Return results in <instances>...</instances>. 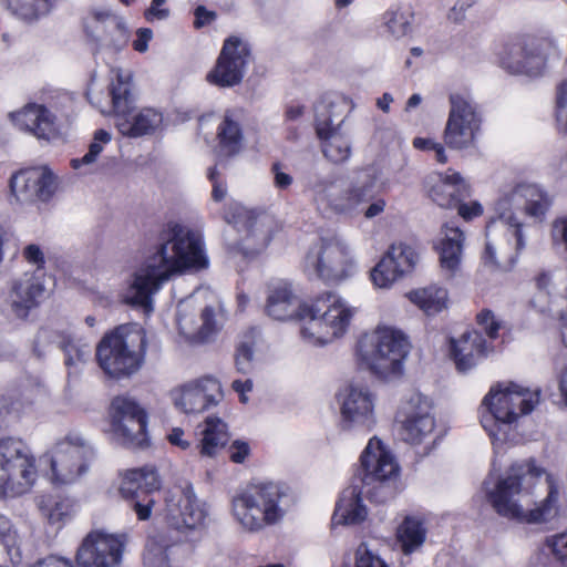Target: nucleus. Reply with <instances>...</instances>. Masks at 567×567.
Returning a JSON list of instances; mask_svg holds the SVG:
<instances>
[{"instance_id":"nucleus-1","label":"nucleus","mask_w":567,"mask_h":567,"mask_svg":"<svg viewBox=\"0 0 567 567\" xmlns=\"http://www.w3.org/2000/svg\"><path fill=\"white\" fill-rule=\"evenodd\" d=\"M156 251L146 258L135 272L125 301L128 305L152 310V295L171 276L190 268H205L207 258L204 254L202 236L176 221H168L158 235Z\"/></svg>"},{"instance_id":"nucleus-2","label":"nucleus","mask_w":567,"mask_h":567,"mask_svg":"<svg viewBox=\"0 0 567 567\" xmlns=\"http://www.w3.org/2000/svg\"><path fill=\"white\" fill-rule=\"evenodd\" d=\"M301 183L311 194L317 210L326 216H352L363 210L367 219H372L384 212L386 203L379 196L378 177L370 168L353 172L347 177L324 174L319 166L305 169Z\"/></svg>"},{"instance_id":"nucleus-3","label":"nucleus","mask_w":567,"mask_h":567,"mask_svg":"<svg viewBox=\"0 0 567 567\" xmlns=\"http://www.w3.org/2000/svg\"><path fill=\"white\" fill-rule=\"evenodd\" d=\"M399 472V464L382 442L377 437L370 439L360 456V466L352 484L342 492L337 503L332 525L362 523L368 516L363 497L377 504L392 499L398 492Z\"/></svg>"},{"instance_id":"nucleus-4","label":"nucleus","mask_w":567,"mask_h":567,"mask_svg":"<svg viewBox=\"0 0 567 567\" xmlns=\"http://www.w3.org/2000/svg\"><path fill=\"white\" fill-rule=\"evenodd\" d=\"M265 309L275 320L308 319L301 328V334L319 343L330 342L343 334L353 315L341 298L332 292L318 297L311 306H302L290 285L284 281L269 286Z\"/></svg>"},{"instance_id":"nucleus-5","label":"nucleus","mask_w":567,"mask_h":567,"mask_svg":"<svg viewBox=\"0 0 567 567\" xmlns=\"http://www.w3.org/2000/svg\"><path fill=\"white\" fill-rule=\"evenodd\" d=\"M549 206L550 199L547 194L535 185H519L511 194L502 197L495 206L496 217H493L486 226L487 241L483 255L484 264L493 269L501 267L495 258V246L492 240L494 233L506 228L515 239V249L519 252L526 246L519 216L526 215L540 221Z\"/></svg>"},{"instance_id":"nucleus-6","label":"nucleus","mask_w":567,"mask_h":567,"mask_svg":"<svg viewBox=\"0 0 567 567\" xmlns=\"http://www.w3.org/2000/svg\"><path fill=\"white\" fill-rule=\"evenodd\" d=\"M542 468L534 462L527 461L513 464L504 478H499L494 488L486 487V497L495 512L506 518L528 524H543L553 520L558 515V491L549 487L546 498L534 509L525 512L515 498L525 488L523 484L538 478Z\"/></svg>"},{"instance_id":"nucleus-7","label":"nucleus","mask_w":567,"mask_h":567,"mask_svg":"<svg viewBox=\"0 0 567 567\" xmlns=\"http://www.w3.org/2000/svg\"><path fill=\"white\" fill-rule=\"evenodd\" d=\"M146 334L138 323L116 327L100 340L95 357L111 378H127L140 370L146 352Z\"/></svg>"},{"instance_id":"nucleus-8","label":"nucleus","mask_w":567,"mask_h":567,"mask_svg":"<svg viewBox=\"0 0 567 567\" xmlns=\"http://www.w3.org/2000/svg\"><path fill=\"white\" fill-rule=\"evenodd\" d=\"M411 344L406 336L392 328H378L370 340L360 341L362 362L378 378L394 380L403 374V364Z\"/></svg>"},{"instance_id":"nucleus-9","label":"nucleus","mask_w":567,"mask_h":567,"mask_svg":"<svg viewBox=\"0 0 567 567\" xmlns=\"http://www.w3.org/2000/svg\"><path fill=\"white\" fill-rule=\"evenodd\" d=\"M132 74L116 71V82L110 89L115 126L123 136L136 138L152 135L162 126L163 114L155 109L136 111L132 93Z\"/></svg>"},{"instance_id":"nucleus-10","label":"nucleus","mask_w":567,"mask_h":567,"mask_svg":"<svg viewBox=\"0 0 567 567\" xmlns=\"http://www.w3.org/2000/svg\"><path fill=\"white\" fill-rule=\"evenodd\" d=\"M286 497L278 484L251 485L233 498V512L244 528L259 530L282 518L285 511L281 504Z\"/></svg>"},{"instance_id":"nucleus-11","label":"nucleus","mask_w":567,"mask_h":567,"mask_svg":"<svg viewBox=\"0 0 567 567\" xmlns=\"http://www.w3.org/2000/svg\"><path fill=\"white\" fill-rule=\"evenodd\" d=\"M37 480L35 457L18 437L0 440V497H16L30 491Z\"/></svg>"},{"instance_id":"nucleus-12","label":"nucleus","mask_w":567,"mask_h":567,"mask_svg":"<svg viewBox=\"0 0 567 567\" xmlns=\"http://www.w3.org/2000/svg\"><path fill=\"white\" fill-rule=\"evenodd\" d=\"M520 403V413H530L538 403V391L532 392L516 383L497 384L492 388L483 400L487 414H483L481 423L492 439L497 437L502 426H507L518 417L516 410L511 408L513 400Z\"/></svg>"},{"instance_id":"nucleus-13","label":"nucleus","mask_w":567,"mask_h":567,"mask_svg":"<svg viewBox=\"0 0 567 567\" xmlns=\"http://www.w3.org/2000/svg\"><path fill=\"white\" fill-rule=\"evenodd\" d=\"M558 55L555 40L549 37L525 35L509 43L502 54L501 66L513 75H543L550 56Z\"/></svg>"},{"instance_id":"nucleus-14","label":"nucleus","mask_w":567,"mask_h":567,"mask_svg":"<svg viewBox=\"0 0 567 567\" xmlns=\"http://www.w3.org/2000/svg\"><path fill=\"white\" fill-rule=\"evenodd\" d=\"M353 270L349 247L336 235L321 237L306 256V271L327 282L341 281Z\"/></svg>"},{"instance_id":"nucleus-15","label":"nucleus","mask_w":567,"mask_h":567,"mask_svg":"<svg viewBox=\"0 0 567 567\" xmlns=\"http://www.w3.org/2000/svg\"><path fill=\"white\" fill-rule=\"evenodd\" d=\"M94 456L91 443L79 432H70L53 451L51 468L54 480L62 484L73 483L86 473Z\"/></svg>"},{"instance_id":"nucleus-16","label":"nucleus","mask_w":567,"mask_h":567,"mask_svg":"<svg viewBox=\"0 0 567 567\" xmlns=\"http://www.w3.org/2000/svg\"><path fill=\"white\" fill-rule=\"evenodd\" d=\"M450 113L443 132L445 145L464 150L473 145L480 130L481 117L472 99L461 93L450 95Z\"/></svg>"},{"instance_id":"nucleus-17","label":"nucleus","mask_w":567,"mask_h":567,"mask_svg":"<svg viewBox=\"0 0 567 567\" xmlns=\"http://www.w3.org/2000/svg\"><path fill=\"white\" fill-rule=\"evenodd\" d=\"M125 544L124 534L92 530L78 548V567H115L121 564Z\"/></svg>"},{"instance_id":"nucleus-18","label":"nucleus","mask_w":567,"mask_h":567,"mask_svg":"<svg viewBox=\"0 0 567 567\" xmlns=\"http://www.w3.org/2000/svg\"><path fill=\"white\" fill-rule=\"evenodd\" d=\"M250 59L249 44L239 37H229L224 42L214 69L207 74V81L220 87L238 85Z\"/></svg>"},{"instance_id":"nucleus-19","label":"nucleus","mask_w":567,"mask_h":567,"mask_svg":"<svg viewBox=\"0 0 567 567\" xmlns=\"http://www.w3.org/2000/svg\"><path fill=\"white\" fill-rule=\"evenodd\" d=\"M165 503V519L173 529L186 533L203 526L207 513L192 484L185 483L184 486L171 491Z\"/></svg>"},{"instance_id":"nucleus-20","label":"nucleus","mask_w":567,"mask_h":567,"mask_svg":"<svg viewBox=\"0 0 567 567\" xmlns=\"http://www.w3.org/2000/svg\"><path fill=\"white\" fill-rule=\"evenodd\" d=\"M162 482L154 467L145 466L127 471L120 487L121 495L130 503L140 520L151 517L155 505L153 492L159 491Z\"/></svg>"},{"instance_id":"nucleus-21","label":"nucleus","mask_w":567,"mask_h":567,"mask_svg":"<svg viewBox=\"0 0 567 567\" xmlns=\"http://www.w3.org/2000/svg\"><path fill=\"white\" fill-rule=\"evenodd\" d=\"M113 427L123 443L143 447L146 443V412L131 398L116 396L111 404Z\"/></svg>"},{"instance_id":"nucleus-22","label":"nucleus","mask_w":567,"mask_h":567,"mask_svg":"<svg viewBox=\"0 0 567 567\" xmlns=\"http://www.w3.org/2000/svg\"><path fill=\"white\" fill-rule=\"evenodd\" d=\"M341 404V427L370 431L374 423L373 398L368 388L359 384L347 385L339 394Z\"/></svg>"},{"instance_id":"nucleus-23","label":"nucleus","mask_w":567,"mask_h":567,"mask_svg":"<svg viewBox=\"0 0 567 567\" xmlns=\"http://www.w3.org/2000/svg\"><path fill=\"white\" fill-rule=\"evenodd\" d=\"M10 189L20 203L48 202L56 189V178L45 167L22 169L10 178Z\"/></svg>"},{"instance_id":"nucleus-24","label":"nucleus","mask_w":567,"mask_h":567,"mask_svg":"<svg viewBox=\"0 0 567 567\" xmlns=\"http://www.w3.org/2000/svg\"><path fill=\"white\" fill-rule=\"evenodd\" d=\"M219 381L205 377L183 386L175 396V405L184 413H200L217 405L223 399Z\"/></svg>"},{"instance_id":"nucleus-25","label":"nucleus","mask_w":567,"mask_h":567,"mask_svg":"<svg viewBox=\"0 0 567 567\" xmlns=\"http://www.w3.org/2000/svg\"><path fill=\"white\" fill-rule=\"evenodd\" d=\"M51 340L64 353V364L69 374H76L91 357V346L81 338L60 332L41 330L37 338V346Z\"/></svg>"},{"instance_id":"nucleus-26","label":"nucleus","mask_w":567,"mask_h":567,"mask_svg":"<svg viewBox=\"0 0 567 567\" xmlns=\"http://www.w3.org/2000/svg\"><path fill=\"white\" fill-rule=\"evenodd\" d=\"M450 342L451 354L460 372H467L488 353L485 338L476 330L466 331Z\"/></svg>"},{"instance_id":"nucleus-27","label":"nucleus","mask_w":567,"mask_h":567,"mask_svg":"<svg viewBox=\"0 0 567 567\" xmlns=\"http://www.w3.org/2000/svg\"><path fill=\"white\" fill-rule=\"evenodd\" d=\"M43 291V286L37 279L27 277L12 282L4 302L16 318L25 319L29 311L38 306Z\"/></svg>"},{"instance_id":"nucleus-28","label":"nucleus","mask_w":567,"mask_h":567,"mask_svg":"<svg viewBox=\"0 0 567 567\" xmlns=\"http://www.w3.org/2000/svg\"><path fill=\"white\" fill-rule=\"evenodd\" d=\"M464 241V233L458 227H442L435 249L439 252L441 268L450 278L460 270Z\"/></svg>"},{"instance_id":"nucleus-29","label":"nucleus","mask_w":567,"mask_h":567,"mask_svg":"<svg viewBox=\"0 0 567 567\" xmlns=\"http://www.w3.org/2000/svg\"><path fill=\"white\" fill-rule=\"evenodd\" d=\"M410 403L415 405L416 410L411 412L402 423L401 436L408 443L419 444L433 432L435 421L426 399L416 395L411 399Z\"/></svg>"},{"instance_id":"nucleus-30","label":"nucleus","mask_w":567,"mask_h":567,"mask_svg":"<svg viewBox=\"0 0 567 567\" xmlns=\"http://www.w3.org/2000/svg\"><path fill=\"white\" fill-rule=\"evenodd\" d=\"M437 177L429 195L440 207L454 208L460 202L471 196L470 186L458 173L440 174Z\"/></svg>"},{"instance_id":"nucleus-31","label":"nucleus","mask_w":567,"mask_h":567,"mask_svg":"<svg viewBox=\"0 0 567 567\" xmlns=\"http://www.w3.org/2000/svg\"><path fill=\"white\" fill-rule=\"evenodd\" d=\"M14 124L38 138L48 140L54 132V115L43 105L28 104L21 111L11 114Z\"/></svg>"},{"instance_id":"nucleus-32","label":"nucleus","mask_w":567,"mask_h":567,"mask_svg":"<svg viewBox=\"0 0 567 567\" xmlns=\"http://www.w3.org/2000/svg\"><path fill=\"white\" fill-rule=\"evenodd\" d=\"M244 227L246 235L238 249L245 255H254L264 250L271 240V220L267 215L245 213Z\"/></svg>"},{"instance_id":"nucleus-33","label":"nucleus","mask_w":567,"mask_h":567,"mask_svg":"<svg viewBox=\"0 0 567 567\" xmlns=\"http://www.w3.org/2000/svg\"><path fill=\"white\" fill-rule=\"evenodd\" d=\"M200 434L203 437L197 447L199 454L207 457H215L219 451L225 449L230 439L227 424L216 416L206 417Z\"/></svg>"},{"instance_id":"nucleus-34","label":"nucleus","mask_w":567,"mask_h":567,"mask_svg":"<svg viewBox=\"0 0 567 567\" xmlns=\"http://www.w3.org/2000/svg\"><path fill=\"white\" fill-rule=\"evenodd\" d=\"M218 154L224 157H233L243 148V131L240 124L233 120L229 112L225 113L217 130Z\"/></svg>"},{"instance_id":"nucleus-35","label":"nucleus","mask_w":567,"mask_h":567,"mask_svg":"<svg viewBox=\"0 0 567 567\" xmlns=\"http://www.w3.org/2000/svg\"><path fill=\"white\" fill-rule=\"evenodd\" d=\"M411 302L416 305L427 316H434L447 308L449 293L445 288L429 286L411 291L408 295Z\"/></svg>"},{"instance_id":"nucleus-36","label":"nucleus","mask_w":567,"mask_h":567,"mask_svg":"<svg viewBox=\"0 0 567 567\" xmlns=\"http://www.w3.org/2000/svg\"><path fill=\"white\" fill-rule=\"evenodd\" d=\"M41 515L50 523L56 524L69 517L73 511L74 502L61 495H41L35 499Z\"/></svg>"},{"instance_id":"nucleus-37","label":"nucleus","mask_w":567,"mask_h":567,"mask_svg":"<svg viewBox=\"0 0 567 567\" xmlns=\"http://www.w3.org/2000/svg\"><path fill=\"white\" fill-rule=\"evenodd\" d=\"M7 8L25 22H34L48 16L55 0H4Z\"/></svg>"},{"instance_id":"nucleus-38","label":"nucleus","mask_w":567,"mask_h":567,"mask_svg":"<svg viewBox=\"0 0 567 567\" xmlns=\"http://www.w3.org/2000/svg\"><path fill=\"white\" fill-rule=\"evenodd\" d=\"M340 106V103L332 100L330 95H323L315 104V127L318 136H326L328 132L340 128L343 120H340L337 125L334 121L338 120L336 109Z\"/></svg>"},{"instance_id":"nucleus-39","label":"nucleus","mask_w":567,"mask_h":567,"mask_svg":"<svg viewBox=\"0 0 567 567\" xmlns=\"http://www.w3.org/2000/svg\"><path fill=\"white\" fill-rule=\"evenodd\" d=\"M322 142L323 155L332 163L346 162L351 154L349 140L340 132V128L328 132L326 136H318Z\"/></svg>"},{"instance_id":"nucleus-40","label":"nucleus","mask_w":567,"mask_h":567,"mask_svg":"<svg viewBox=\"0 0 567 567\" xmlns=\"http://www.w3.org/2000/svg\"><path fill=\"white\" fill-rule=\"evenodd\" d=\"M417 254L414 249L405 244L392 245L385 256L379 261V268H383L389 264H394L401 275L411 272L417 262Z\"/></svg>"},{"instance_id":"nucleus-41","label":"nucleus","mask_w":567,"mask_h":567,"mask_svg":"<svg viewBox=\"0 0 567 567\" xmlns=\"http://www.w3.org/2000/svg\"><path fill=\"white\" fill-rule=\"evenodd\" d=\"M200 321L202 323L197 329H188L187 322L184 319H179L181 332L194 342L207 341L218 330L213 307L207 306L202 310Z\"/></svg>"},{"instance_id":"nucleus-42","label":"nucleus","mask_w":567,"mask_h":567,"mask_svg":"<svg viewBox=\"0 0 567 567\" xmlns=\"http://www.w3.org/2000/svg\"><path fill=\"white\" fill-rule=\"evenodd\" d=\"M396 535L405 554L412 553L425 539V530L421 522L410 517H406L399 526Z\"/></svg>"},{"instance_id":"nucleus-43","label":"nucleus","mask_w":567,"mask_h":567,"mask_svg":"<svg viewBox=\"0 0 567 567\" xmlns=\"http://www.w3.org/2000/svg\"><path fill=\"white\" fill-rule=\"evenodd\" d=\"M92 16L96 22L106 23V29L112 34L110 42L115 50H120L126 44V29L115 16L111 14V12L106 10H95L92 12Z\"/></svg>"},{"instance_id":"nucleus-44","label":"nucleus","mask_w":567,"mask_h":567,"mask_svg":"<svg viewBox=\"0 0 567 567\" xmlns=\"http://www.w3.org/2000/svg\"><path fill=\"white\" fill-rule=\"evenodd\" d=\"M0 542L3 545L11 563L19 564L21 551L19 546V535L11 524L10 519L0 514Z\"/></svg>"},{"instance_id":"nucleus-45","label":"nucleus","mask_w":567,"mask_h":567,"mask_svg":"<svg viewBox=\"0 0 567 567\" xmlns=\"http://www.w3.org/2000/svg\"><path fill=\"white\" fill-rule=\"evenodd\" d=\"M110 141L111 134L109 132L104 130H97L94 133V140L90 144L87 153L81 158H73L71 161V166L74 169H79L82 165H90L94 163L103 150L102 143H109Z\"/></svg>"},{"instance_id":"nucleus-46","label":"nucleus","mask_w":567,"mask_h":567,"mask_svg":"<svg viewBox=\"0 0 567 567\" xmlns=\"http://www.w3.org/2000/svg\"><path fill=\"white\" fill-rule=\"evenodd\" d=\"M411 14L400 10H389L384 14L388 30L396 38L405 35L410 31Z\"/></svg>"},{"instance_id":"nucleus-47","label":"nucleus","mask_w":567,"mask_h":567,"mask_svg":"<svg viewBox=\"0 0 567 567\" xmlns=\"http://www.w3.org/2000/svg\"><path fill=\"white\" fill-rule=\"evenodd\" d=\"M254 342L243 341L240 342L235 352V367L237 372L241 374H248L254 368Z\"/></svg>"},{"instance_id":"nucleus-48","label":"nucleus","mask_w":567,"mask_h":567,"mask_svg":"<svg viewBox=\"0 0 567 567\" xmlns=\"http://www.w3.org/2000/svg\"><path fill=\"white\" fill-rule=\"evenodd\" d=\"M402 277L398 267H394V264H389L383 268H379V262L371 270V279L373 284L380 288H388L395 280Z\"/></svg>"},{"instance_id":"nucleus-49","label":"nucleus","mask_w":567,"mask_h":567,"mask_svg":"<svg viewBox=\"0 0 567 567\" xmlns=\"http://www.w3.org/2000/svg\"><path fill=\"white\" fill-rule=\"evenodd\" d=\"M546 546L555 556V564L567 567V532L547 537Z\"/></svg>"},{"instance_id":"nucleus-50","label":"nucleus","mask_w":567,"mask_h":567,"mask_svg":"<svg viewBox=\"0 0 567 567\" xmlns=\"http://www.w3.org/2000/svg\"><path fill=\"white\" fill-rule=\"evenodd\" d=\"M29 403L30 401L22 400L16 392L0 395V416L4 417L12 414L18 416L22 412L24 405Z\"/></svg>"},{"instance_id":"nucleus-51","label":"nucleus","mask_w":567,"mask_h":567,"mask_svg":"<svg viewBox=\"0 0 567 567\" xmlns=\"http://www.w3.org/2000/svg\"><path fill=\"white\" fill-rule=\"evenodd\" d=\"M162 563L158 567H185L187 548L182 546H169L162 553Z\"/></svg>"},{"instance_id":"nucleus-52","label":"nucleus","mask_w":567,"mask_h":567,"mask_svg":"<svg viewBox=\"0 0 567 567\" xmlns=\"http://www.w3.org/2000/svg\"><path fill=\"white\" fill-rule=\"evenodd\" d=\"M556 121L558 131L567 134V80L564 81L557 93Z\"/></svg>"},{"instance_id":"nucleus-53","label":"nucleus","mask_w":567,"mask_h":567,"mask_svg":"<svg viewBox=\"0 0 567 567\" xmlns=\"http://www.w3.org/2000/svg\"><path fill=\"white\" fill-rule=\"evenodd\" d=\"M355 567H388L382 559L373 555L364 544L355 553Z\"/></svg>"},{"instance_id":"nucleus-54","label":"nucleus","mask_w":567,"mask_h":567,"mask_svg":"<svg viewBox=\"0 0 567 567\" xmlns=\"http://www.w3.org/2000/svg\"><path fill=\"white\" fill-rule=\"evenodd\" d=\"M478 326H481L491 339L498 336L499 323L495 320L491 310L484 309L476 317Z\"/></svg>"},{"instance_id":"nucleus-55","label":"nucleus","mask_w":567,"mask_h":567,"mask_svg":"<svg viewBox=\"0 0 567 567\" xmlns=\"http://www.w3.org/2000/svg\"><path fill=\"white\" fill-rule=\"evenodd\" d=\"M475 3L474 0H457L450 9L447 18L453 23H461L466 18V12Z\"/></svg>"},{"instance_id":"nucleus-56","label":"nucleus","mask_w":567,"mask_h":567,"mask_svg":"<svg viewBox=\"0 0 567 567\" xmlns=\"http://www.w3.org/2000/svg\"><path fill=\"white\" fill-rule=\"evenodd\" d=\"M167 0H152L151 6L145 11V18L148 21L165 20L169 17V9L164 7Z\"/></svg>"},{"instance_id":"nucleus-57","label":"nucleus","mask_w":567,"mask_h":567,"mask_svg":"<svg viewBox=\"0 0 567 567\" xmlns=\"http://www.w3.org/2000/svg\"><path fill=\"white\" fill-rule=\"evenodd\" d=\"M218 171L215 167L209 168L208 178L213 183L212 197L215 202H221L227 195V186L218 178Z\"/></svg>"},{"instance_id":"nucleus-58","label":"nucleus","mask_w":567,"mask_h":567,"mask_svg":"<svg viewBox=\"0 0 567 567\" xmlns=\"http://www.w3.org/2000/svg\"><path fill=\"white\" fill-rule=\"evenodd\" d=\"M229 458L237 464L244 463L249 455L250 447L247 442L236 440L228 447Z\"/></svg>"},{"instance_id":"nucleus-59","label":"nucleus","mask_w":567,"mask_h":567,"mask_svg":"<svg viewBox=\"0 0 567 567\" xmlns=\"http://www.w3.org/2000/svg\"><path fill=\"white\" fill-rule=\"evenodd\" d=\"M454 208H457L458 215L463 217L465 220H471L474 217L480 216L483 213V208L478 202H472L470 204H466L463 202H460L458 205H456Z\"/></svg>"},{"instance_id":"nucleus-60","label":"nucleus","mask_w":567,"mask_h":567,"mask_svg":"<svg viewBox=\"0 0 567 567\" xmlns=\"http://www.w3.org/2000/svg\"><path fill=\"white\" fill-rule=\"evenodd\" d=\"M274 183L277 188L286 189L292 184V177L282 171L280 163H274L271 167Z\"/></svg>"},{"instance_id":"nucleus-61","label":"nucleus","mask_w":567,"mask_h":567,"mask_svg":"<svg viewBox=\"0 0 567 567\" xmlns=\"http://www.w3.org/2000/svg\"><path fill=\"white\" fill-rule=\"evenodd\" d=\"M194 14H195L194 27L196 29H200V28L209 24L210 22H213L216 19V12L207 10L206 7H204V6H198L195 9Z\"/></svg>"},{"instance_id":"nucleus-62","label":"nucleus","mask_w":567,"mask_h":567,"mask_svg":"<svg viewBox=\"0 0 567 567\" xmlns=\"http://www.w3.org/2000/svg\"><path fill=\"white\" fill-rule=\"evenodd\" d=\"M23 257L31 264L41 267L44 265V255L35 244L28 245L23 250Z\"/></svg>"},{"instance_id":"nucleus-63","label":"nucleus","mask_w":567,"mask_h":567,"mask_svg":"<svg viewBox=\"0 0 567 567\" xmlns=\"http://www.w3.org/2000/svg\"><path fill=\"white\" fill-rule=\"evenodd\" d=\"M553 237L554 239H560L567 250V216L557 219L553 225Z\"/></svg>"},{"instance_id":"nucleus-64","label":"nucleus","mask_w":567,"mask_h":567,"mask_svg":"<svg viewBox=\"0 0 567 567\" xmlns=\"http://www.w3.org/2000/svg\"><path fill=\"white\" fill-rule=\"evenodd\" d=\"M153 32L151 29H140L137 31V39L134 41L133 47L138 52L147 50V43L152 39Z\"/></svg>"}]
</instances>
